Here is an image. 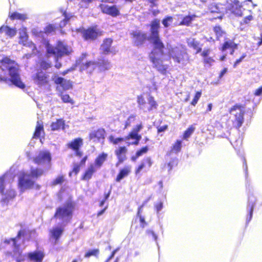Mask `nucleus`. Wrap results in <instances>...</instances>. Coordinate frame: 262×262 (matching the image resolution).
Instances as JSON below:
<instances>
[{
    "mask_svg": "<svg viewBox=\"0 0 262 262\" xmlns=\"http://www.w3.org/2000/svg\"><path fill=\"white\" fill-rule=\"evenodd\" d=\"M112 43V40L110 38L106 39L104 40L103 43L101 45V50L104 54L112 53L115 54L116 51L113 48H111Z\"/></svg>",
    "mask_w": 262,
    "mask_h": 262,
    "instance_id": "25",
    "label": "nucleus"
},
{
    "mask_svg": "<svg viewBox=\"0 0 262 262\" xmlns=\"http://www.w3.org/2000/svg\"><path fill=\"white\" fill-rule=\"evenodd\" d=\"M204 61L205 63L211 64L213 62H214V60L210 57H206L204 59Z\"/></svg>",
    "mask_w": 262,
    "mask_h": 262,
    "instance_id": "60",
    "label": "nucleus"
},
{
    "mask_svg": "<svg viewBox=\"0 0 262 262\" xmlns=\"http://www.w3.org/2000/svg\"><path fill=\"white\" fill-rule=\"evenodd\" d=\"M187 43L189 47L193 48L196 50V53H198L201 51L202 46L200 45V43L195 40L193 38H190L187 40Z\"/></svg>",
    "mask_w": 262,
    "mask_h": 262,
    "instance_id": "31",
    "label": "nucleus"
},
{
    "mask_svg": "<svg viewBox=\"0 0 262 262\" xmlns=\"http://www.w3.org/2000/svg\"><path fill=\"white\" fill-rule=\"evenodd\" d=\"M87 54H83L76 61V64L79 66L80 71L85 70L88 73H92L97 67V63L93 61H88L86 59Z\"/></svg>",
    "mask_w": 262,
    "mask_h": 262,
    "instance_id": "13",
    "label": "nucleus"
},
{
    "mask_svg": "<svg viewBox=\"0 0 262 262\" xmlns=\"http://www.w3.org/2000/svg\"><path fill=\"white\" fill-rule=\"evenodd\" d=\"M173 21V18L171 16H167L165 18L163 21L162 24L165 27H169Z\"/></svg>",
    "mask_w": 262,
    "mask_h": 262,
    "instance_id": "45",
    "label": "nucleus"
},
{
    "mask_svg": "<svg viewBox=\"0 0 262 262\" xmlns=\"http://www.w3.org/2000/svg\"><path fill=\"white\" fill-rule=\"evenodd\" d=\"M167 48L169 55L167 56L163 53L164 55L166 56V60L163 62L164 64L167 65V68H168V64L166 62L168 61L170 58H172L175 62L179 63H182V64H184L185 61L187 60L188 57L182 45L173 46L169 45L167 46Z\"/></svg>",
    "mask_w": 262,
    "mask_h": 262,
    "instance_id": "7",
    "label": "nucleus"
},
{
    "mask_svg": "<svg viewBox=\"0 0 262 262\" xmlns=\"http://www.w3.org/2000/svg\"><path fill=\"white\" fill-rule=\"evenodd\" d=\"M55 27L53 25H49L45 29L46 33H50L54 31Z\"/></svg>",
    "mask_w": 262,
    "mask_h": 262,
    "instance_id": "50",
    "label": "nucleus"
},
{
    "mask_svg": "<svg viewBox=\"0 0 262 262\" xmlns=\"http://www.w3.org/2000/svg\"><path fill=\"white\" fill-rule=\"evenodd\" d=\"M253 206H254L253 203H251H251H249L248 206L249 207H250V211L249 217V218L247 217V220L248 221V222H249L252 218Z\"/></svg>",
    "mask_w": 262,
    "mask_h": 262,
    "instance_id": "56",
    "label": "nucleus"
},
{
    "mask_svg": "<svg viewBox=\"0 0 262 262\" xmlns=\"http://www.w3.org/2000/svg\"><path fill=\"white\" fill-rule=\"evenodd\" d=\"M97 67L100 71H105L111 68V64L108 60L101 59L97 63Z\"/></svg>",
    "mask_w": 262,
    "mask_h": 262,
    "instance_id": "33",
    "label": "nucleus"
},
{
    "mask_svg": "<svg viewBox=\"0 0 262 262\" xmlns=\"http://www.w3.org/2000/svg\"><path fill=\"white\" fill-rule=\"evenodd\" d=\"M9 16L11 19H25L27 18L26 14H20L17 12H14L9 14Z\"/></svg>",
    "mask_w": 262,
    "mask_h": 262,
    "instance_id": "39",
    "label": "nucleus"
},
{
    "mask_svg": "<svg viewBox=\"0 0 262 262\" xmlns=\"http://www.w3.org/2000/svg\"><path fill=\"white\" fill-rule=\"evenodd\" d=\"M246 56V54L244 53L242 55V56L238 59H237L235 62L234 63V68H235L243 59Z\"/></svg>",
    "mask_w": 262,
    "mask_h": 262,
    "instance_id": "55",
    "label": "nucleus"
},
{
    "mask_svg": "<svg viewBox=\"0 0 262 262\" xmlns=\"http://www.w3.org/2000/svg\"><path fill=\"white\" fill-rule=\"evenodd\" d=\"M53 80L56 84H59L64 90H68L72 88V82L70 80L57 76H55Z\"/></svg>",
    "mask_w": 262,
    "mask_h": 262,
    "instance_id": "19",
    "label": "nucleus"
},
{
    "mask_svg": "<svg viewBox=\"0 0 262 262\" xmlns=\"http://www.w3.org/2000/svg\"><path fill=\"white\" fill-rule=\"evenodd\" d=\"M34 83L39 86H44L49 83V76L41 70H38L32 76Z\"/></svg>",
    "mask_w": 262,
    "mask_h": 262,
    "instance_id": "14",
    "label": "nucleus"
},
{
    "mask_svg": "<svg viewBox=\"0 0 262 262\" xmlns=\"http://www.w3.org/2000/svg\"><path fill=\"white\" fill-rule=\"evenodd\" d=\"M23 235V232L20 231L16 238L6 239L4 242L5 244L13 246V251L8 252V254L15 259L17 262H21L25 259V256L21 254L24 247L20 245L23 242L22 238Z\"/></svg>",
    "mask_w": 262,
    "mask_h": 262,
    "instance_id": "6",
    "label": "nucleus"
},
{
    "mask_svg": "<svg viewBox=\"0 0 262 262\" xmlns=\"http://www.w3.org/2000/svg\"><path fill=\"white\" fill-rule=\"evenodd\" d=\"M196 17L195 15L192 14L190 15L186 16L184 17L182 21L180 23V25H186L188 26L191 22Z\"/></svg>",
    "mask_w": 262,
    "mask_h": 262,
    "instance_id": "36",
    "label": "nucleus"
},
{
    "mask_svg": "<svg viewBox=\"0 0 262 262\" xmlns=\"http://www.w3.org/2000/svg\"><path fill=\"white\" fill-rule=\"evenodd\" d=\"M214 31L215 33L217 38L222 36L224 32L222 31L221 28L219 26H216L214 28Z\"/></svg>",
    "mask_w": 262,
    "mask_h": 262,
    "instance_id": "47",
    "label": "nucleus"
},
{
    "mask_svg": "<svg viewBox=\"0 0 262 262\" xmlns=\"http://www.w3.org/2000/svg\"><path fill=\"white\" fill-rule=\"evenodd\" d=\"M195 127L191 125L189 127L188 129L184 132L183 135V139L185 140H187L190 136L192 134L193 132L194 131Z\"/></svg>",
    "mask_w": 262,
    "mask_h": 262,
    "instance_id": "41",
    "label": "nucleus"
},
{
    "mask_svg": "<svg viewBox=\"0 0 262 262\" xmlns=\"http://www.w3.org/2000/svg\"><path fill=\"white\" fill-rule=\"evenodd\" d=\"M155 208L157 212L158 213L163 208V204L162 202H159L155 204Z\"/></svg>",
    "mask_w": 262,
    "mask_h": 262,
    "instance_id": "49",
    "label": "nucleus"
},
{
    "mask_svg": "<svg viewBox=\"0 0 262 262\" xmlns=\"http://www.w3.org/2000/svg\"><path fill=\"white\" fill-rule=\"evenodd\" d=\"M1 68L2 71H8L10 80L15 86L24 89L25 84L21 80L19 74V67L17 63L8 57H3L0 59Z\"/></svg>",
    "mask_w": 262,
    "mask_h": 262,
    "instance_id": "3",
    "label": "nucleus"
},
{
    "mask_svg": "<svg viewBox=\"0 0 262 262\" xmlns=\"http://www.w3.org/2000/svg\"><path fill=\"white\" fill-rule=\"evenodd\" d=\"M210 12L220 14L216 18H221L225 13H231L237 16H242V6L236 0H221L217 4H211L209 8Z\"/></svg>",
    "mask_w": 262,
    "mask_h": 262,
    "instance_id": "2",
    "label": "nucleus"
},
{
    "mask_svg": "<svg viewBox=\"0 0 262 262\" xmlns=\"http://www.w3.org/2000/svg\"><path fill=\"white\" fill-rule=\"evenodd\" d=\"M105 135V130L102 128H99L92 130L89 134L90 139L94 142L99 141L101 139H103Z\"/></svg>",
    "mask_w": 262,
    "mask_h": 262,
    "instance_id": "18",
    "label": "nucleus"
},
{
    "mask_svg": "<svg viewBox=\"0 0 262 262\" xmlns=\"http://www.w3.org/2000/svg\"><path fill=\"white\" fill-rule=\"evenodd\" d=\"M132 38L135 44H142L146 39V35L140 31L136 30L132 33Z\"/></svg>",
    "mask_w": 262,
    "mask_h": 262,
    "instance_id": "20",
    "label": "nucleus"
},
{
    "mask_svg": "<svg viewBox=\"0 0 262 262\" xmlns=\"http://www.w3.org/2000/svg\"><path fill=\"white\" fill-rule=\"evenodd\" d=\"M80 167L79 165L77 164H75L74 166L72 172L70 173V175H71L72 173H74L75 174H76L79 171Z\"/></svg>",
    "mask_w": 262,
    "mask_h": 262,
    "instance_id": "57",
    "label": "nucleus"
},
{
    "mask_svg": "<svg viewBox=\"0 0 262 262\" xmlns=\"http://www.w3.org/2000/svg\"><path fill=\"white\" fill-rule=\"evenodd\" d=\"M182 147V141L180 140H177L172 146L171 151L173 153L179 152Z\"/></svg>",
    "mask_w": 262,
    "mask_h": 262,
    "instance_id": "37",
    "label": "nucleus"
},
{
    "mask_svg": "<svg viewBox=\"0 0 262 262\" xmlns=\"http://www.w3.org/2000/svg\"><path fill=\"white\" fill-rule=\"evenodd\" d=\"M43 133V128L42 122L41 121H38L36 126L35 132L34 134V138H38L40 136L41 133Z\"/></svg>",
    "mask_w": 262,
    "mask_h": 262,
    "instance_id": "35",
    "label": "nucleus"
},
{
    "mask_svg": "<svg viewBox=\"0 0 262 262\" xmlns=\"http://www.w3.org/2000/svg\"><path fill=\"white\" fill-rule=\"evenodd\" d=\"M63 231V226L60 225L53 227L50 230V235L52 238L55 240V243L61 236Z\"/></svg>",
    "mask_w": 262,
    "mask_h": 262,
    "instance_id": "26",
    "label": "nucleus"
},
{
    "mask_svg": "<svg viewBox=\"0 0 262 262\" xmlns=\"http://www.w3.org/2000/svg\"><path fill=\"white\" fill-rule=\"evenodd\" d=\"M14 178V176L11 173H6L0 177V193L2 201L4 203H8L16 196V191L12 188L11 184Z\"/></svg>",
    "mask_w": 262,
    "mask_h": 262,
    "instance_id": "5",
    "label": "nucleus"
},
{
    "mask_svg": "<svg viewBox=\"0 0 262 262\" xmlns=\"http://www.w3.org/2000/svg\"><path fill=\"white\" fill-rule=\"evenodd\" d=\"M28 38L26 28L23 27L20 28L19 29V44L30 48L32 50V53L36 54L37 52L36 47L32 41L29 40Z\"/></svg>",
    "mask_w": 262,
    "mask_h": 262,
    "instance_id": "12",
    "label": "nucleus"
},
{
    "mask_svg": "<svg viewBox=\"0 0 262 262\" xmlns=\"http://www.w3.org/2000/svg\"><path fill=\"white\" fill-rule=\"evenodd\" d=\"M262 94V86L255 91L254 95L256 96H260Z\"/></svg>",
    "mask_w": 262,
    "mask_h": 262,
    "instance_id": "59",
    "label": "nucleus"
},
{
    "mask_svg": "<svg viewBox=\"0 0 262 262\" xmlns=\"http://www.w3.org/2000/svg\"><path fill=\"white\" fill-rule=\"evenodd\" d=\"M74 205L72 202H68L66 205L59 207L55 214V217L62 222V224L67 223L71 218Z\"/></svg>",
    "mask_w": 262,
    "mask_h": 262,
    "instance_id": "9",
    "label": "nucleus"
},
{
    "mask_svg": "<svg viewBox=\"0 0 262 262\" xmlns=\"http://www.w3.org/2000/svg\"><path fill=\"white\" fill-rule=\"evenodd\" d=\"M236 48V45L231 40L226 41L222 47V50L225 51L229 50L230 54H232L234 50Z\"/></svg>",
    "mask_w": 262,
    "mask_h": 262,
    "instance_id": "30",
    "label": "nucleus"
},
{
    "mask_svg": "<svg viewBox=\"0 0 262 262\" xmlns=\"http://www.w3.org/2000/svg\"><path fill=\"white\" fill-rule=\"evenodd\" d=\"M96 168L94 165H91L85 172L83 179L84 180H89L91 178L93 174L96 171Z\"/></svg>",
    "mask_w": 262,
    "mask_h": 262,
    "instance_id": "34",
    "label": "nucleus"
},
{
    "mask_svg": "<svg viewBox=\"0 0 262 262\" xmlns=\"http://www.w3.org/2000/svg\"><path fill=\"white\" fill-rule=\"evenodd\" d=\"M145 163H147L148 165V167H150L152 164L150 159L147 158L144 160L143 162L139 166L137 169L136 171V173H139L141 170L145 167Z\"/></svg>",
    "mask_w": 262,
    "mask_h": 262,
    "instance_id": "38",
    "label": "nucleus"
},
{
    "mask_svg": "<svg viewBox=\"0 0 262 262\" xmlns=\"http://www.w3.org/2000/svg\"><path fill=\"white\" fill-rule=\"evenodd\" d=\"M126 152L127 149L125 147H119L115 150V153L118 159V162L116 164L117 166H118L120 164L122 163L124 161L126 160Z\"/></svg>",
    "mask_w": 262,
    "mask_h": 262,
    "instance_id": "22",
    "label": "nucleus"
},
{
    "mask_svg": "<svg viewBox=\"0 0 262 262\" xmlns=\"http://www.w3.org/2000/svg\"><path fill=\"white\" fill-rule=\"evenodd\" d=\"M108 140L110 142L113 143L114 144H117L119 142L123 141V139L121 138H115L113 136H110L108 137Z\"/></svg>",
    "mask_w": 262,
    "mask_h": 262,
    "instance_id": "46",
    "label": "nucleus"
},
{
    "mask_svg": "<svg viewBox=\"0 0 262 262\" xmlns=\"http://www.w3.org/2000/svg\"><path fill=\"white\" fill-rule=\"evenodd\" d=\"M64 121L62 119H58L55 122H52L51 128L52 130H57L60 129H64Z\"/></svg>",
    "mask_w": 262,
    "mask_h": 262,
    "instance_id": "32",
    "label": "nucleus"
},
{
    "mask_svg": "<svg viewBox=\"0 0 262 262\" xmlns=\"http://www.w3.org/2000/svg\"><path fill=\"white\" fill-rule=\"evenodd\" d=\"M160 21L156 19L150 24V40L153 43V50L150 55V59L154 66L160 73L165 74L167 65L163 62L166 60V56L163 54L164 45L159 38V29Z\"/></svg>",
    "mask_w": 262,
    "mask_h": 262,
    "instance_id": "1",
    "label": "nucleus"
},
{
    "mask_svg": "<svg viewBox=\"0 0 262 262\" xmlns=\"http://www.w3.org/2000/svg\"><path fill=\"white\" fill-rule=\"evenodd\" d=\"M107 156L108 155L104 152L99 154L95 159L94 166L97 169L100 168L103 163L106 161Z\"/></svg>",
    "mask_w": 262,
    "mask_h": 262,
    "instance_id": "29",
    "label": "nucleus"
},
{
    "mask_svg": "<svg viewBox=\"0 0 262 262\" xmlns=\"http://www.w3.org/2000/svg\"><path fill=\"white\" fill-rule=\"evenodd\" d=\"M139 217L140 222L141 223V226L144 228L146 224L144 217L142 215L138 216Z\"/></svg>",
    "mask_w": 262,
    "mask_h": 262,
    "instance_id": "58",
    "label": "nucleus"
},
{
    "mask_svg": "<svg viewBox=\"0 0 262 262\" xmlns=\"http://www.w3.org/2000/svg\"><path fill=\"white\" fill-rule=\"evenodd\" d=\"M138 103L140 108L145 111H150L153 109H156L157 106V104L154 97L150 95L147 96L146 98L142 96H138Z\"/></svg>",
    "mask_w": 262,
    "mask_h": 262,
    "instance_id": "10",
    "label": "nucleus"
},
{
    "mask_svg": "<svg viewBox=\"0 0 262 262\" xmlns=\"http://www.w3.org/2000/svg\"><path fill=\"white\" fill-rule=\"evenodd\" d=\"M46 49L48 54L53 55L57 58L65 55H69L72 52V49L70 47L67 46L61 41L58 42L55 48L52 47L49 43H47Z\"/></svg>",
    "mask_w": 262,
    "mask_h": 262,
    "instance_id": "8",
    "label": "nucleus"
},
{
    "mask_svg": "<svg viewBox=\"0 0 262 262\" xmlns=\"http://www.w3.org/2000/svg\"><path fill=\"white\" fill-rule=\"evenodd\" d=\"M167 125H163V126L159 127L158 128V131L159 133L163 132H164L165 130H166L167 129Z\"/></svg>",
    "mask_w": 262,
    "mask_h": 262,
    "instance_id": "62",
    "label": "nucleus"
},
{
    "mask_svg": "<svg viewBox=\"0 0 262 262\" xmlns=\"http://www.w3.org/2000/svg\"><path fill=\"white\" fill-rule=\"evenodd\" d=\"M246 56V54L244 53L242 55V56L238 59H237L235 62L234 63V68H235L243 59Z\"/></svg>",
    "mask_w": 262,
    "mask_h": 262,
    "instance_id": "54",
    "label": "nucleus"
},
{
    "mask_svg": "<svg viewBox=\"0 0 262 262\" xmlns=\"http://www.w3.org/2000/svg\"><path fill=\"white\" fill-rule=\"evenodd\" d=\"M142 128V124H138L133 129V131L130 133L127 139L129 140L130 138L135 139L136 141L134 142H129V144H137L139 141L141 137L138 135V133Z\"/></svg>",
    "mask_w": 262,
    "mask_h": 262,
    "instance_id": "24",
    "label": "nucleus"
},
{
    "mask_svg": "<svg viewBox=\"0 0 262 262\" xmlns=\"http://www.w3.org/2000/svg\"><path fill=\"white\" fill-rule=\"evenodd\" d=\"M252 18L251 15H249L245 18L244 21L245 23L247 24L252 19Z\"/></svg>",
    "mask_w": 262,
    "mask_h": 262,
    "instance_id": "63",
    "label": "nucleus"
},
{
    "mask_svg": "<svg viewBox=\"0 0 262 262\" xmlns=\"http://www.w3.org/2000/svg\"><path fill=\"white\" fill-rule=\"evenodd\" d=\"M227 68H225L221 72V73L220 74V78H221L223 76V75L227 72Z\"/></svg>",
    "mask_w": 262,
    "mask_h": 262,
    "instance_id": "64",
    "label": "nucleus"
},
{
    "mask_svg": "<svg viewBox=\"0 0 262 262\" xmlns=\"http://www.w3.org/2000/svg\"><path fill=\"white\" fill-rule=\"evenodd\" d=\"M83 144V140L81 138H78L75 139L71 142L68 144V147L73 150H75L76 152L77 155L80 156V152L78 151L80 147L82 146Z\"/></svg>",
    "mask_w": 262,
    "mask_h": 262,
    "instance_id": "23",
    "label": "nucleus"
},
{
    "mask_svg": "<svg viewBox=\"0 0 262 262\" xmlns=\"http://www.w3.org/2000/svg\"><path fill=\"white\" fill-rule=\"evenodd\" d=\"M51 160V154L49 151L47 150L41 151L38 155L34 159L35 162L40 164H49Z\"/></svg>",
    "mask_w": 262,
    "mask_h": 262,
    "instance_id": "15",
    "label": "nucleus"
},
{
    "mask_svg": "<svg viewBox=\"0 0 262 262\" xmlns=\"http://www.w3.org/2000/svg\"><path fill=\"white\" fill-rule=\"evenodd\" d=\"M63 15H64V18L59 24V26L60 28H62V27H63L64 26H65V25L67 24V20H69L71 18H72L73 17V16L72 15H71L70 14H68L66 12H64L63 13Z\"/></svg>",
    "mask_w": 262,
    "mask_h": 262,
    "instance_id": "42",
    "label": "nucleus"
},
{
    "mask_svg": "<svg viewBox=\"0 0 262 262\" xmlns=\"http://www.w3.org/2000/svg\"><path fill=\"white\" fill-rule=\"evenodd\" d=\"M135 120V117L130 116L127 120H126L125 124V128H127L129 126H130V123L134 122Z\"/></svg>",
    "mask_w": 262,
    "mask_h": 262,
    "instance_id": "52",
    "label": "nucleus"
},
{
    "mask_svg": "<svg viewBox=\"0 0 262 262\" xmlns=\"http://www.w3.org/2000/svg\"><path fill=\"white\" fill-rule=\"evenodd\" d=\"M40 67L42 69L47 70L51 67V64L43 61L40 63Z\"/></svg>",
    "mask_w": 262,
    "mask_h": 262,
    "instance_id": "53",
    "label": "nucleus"
},
{
    "mask_svg": "<svg viewBox=\"0 0 262 262\" xmlns=\"http://www.w3.org/2000/svg\"><path fill=\"white\" fill-rule=\"evenodd\" d=\"M85 39H94L101 35L100 31L97 27H93L81 32Z\"/></svg>",
    "mask_w": 262,
    "mask_h": 262,
    "instance_id": "16",
    "label": "nucleus"
},
{
    "mask_svg": "<svg viewBox=\"0 0 262 262\" xmlns=\"http://www.w3.org/2000/svg\"><path fill=\"white\" fill-rule=\"evenodd\" d=\"M63 180L64 179L62 176H59L53 182V185H55L61 184L63 182Z\"/></svg>",
    "mask_w": 262,
    "mask_h": 262,
    "instance_id": "51",
    "label": "nucleus"
},
{
    "mask_svg": "<svg viewBox=\"0 0 262 262\" xmlns=\"http://www.w3.org/2000/svg\"><path fill=\"white\" fill-rule=\"evenodd\" d=\"M99 253V250L98 249L89 250L85 253L84 257L89 258L92 256H97Z\"/></svg>",
    "mask_w": 262,
    "mask_h": 262,
    "instance_id": "40",
    "label": "nucleus"
},
{
    "mask_svg": "<svg viewBox=\"0 0 262 262\" xmlns=\"http://www.w3.org/2000/svg\"><path fill=\"white\" fill-rule=\"evenodd\" d=\"M148 147H143L140 150H138L136 152V157H133L132 158V160L135 161L137 158H138L139 157L142 156L143 154L146 153L148 150Z\"/></svg>",
    "mask_w": 262,
    "mask_h": 262,
    "instance_id": "44",
    "label": "nucleus"
},
{
    "mask_svg": "<svg viewBox=\"0 0 262 262\" xmlns=\"http://www.w3.org/2000/svg\"><path fill=\"white\" fill-rule=\"evenodd\" d=\"M131 168L130 166L127 165L121 169L116 177V181L117 182H120L122 179L126 177L130 172Z\"/></svg>",
    "mask_w": 262,
    "mask_h": 262,
    "instance_id": "27",
    "label": "nucleus"
},
{
    "mask_svg": "<svg viewBox=\"0 0 262 262\" xmlns=\"http://www.w3.org/2000/svg\"><path fill=\"white\" fill-rule=\"evenodd\" d=\"M201 96V92H197L195 94V95L192 100L191 102V104L193 106L195 105V104L197 103L198 100L200 98Z\"/></svg>",
    "mask_w": 262,
    "mask_h": 262,
    "instance_id": "48",
    "label": "nucleus"
},
{
    "mask_svg": "<svg viewBox=\"0 0 262 262\" xmlns=\"http://www.w3.org/2000/svg\"><path fill=\"white\" fill-rule=\"evenodd\" d=\"M17 31L15 28H11L8 26L3 25L0 28V33H5V34L12 38L16 34Z\"/></svg>",
    "mask_w": 262,
    "mask_h": 262,
    "instance_id": "28",
    "label": "nucleus"
},
{
    "mask_svg": "<svg viewBox=\"0 0 262 262\" xmlns=\"http://www.w3.org/2000/svg\"><path fill=\"white\" fill-rule=\"evenodd\" d=\"M45 254L41 251H36L28 254V259L34 262H41Z\"/></svg>",
    "mask_w": 262,
    "mask_h": 262,
    "instance_id": "21",
    "label": "nucleus"
},
{
    "mask_svg": "<svg viewBox=\"0 0 262 262\" xmlns=\"http://www.w3.org/2000/svg\"><path fill=\"white\" fill-rule=\"evenodd\" d=\"M210 49H205L202 53V55L204 57H207L210 53Z\"/></svg>",
    "mask_w": 262,
    "mask_h": 262,
    "instance_id": "61",
    "label": "nucleus"
},
{
    "mask_svg": "<svg viewBox=\"0 0 262 262\" xmlns=\"http://www.w3.org/2000/svg\"><path fill=\"white\" fill-rule=\"evenodd\" d=\"M43 174L40 169H33L26 171H21L18 176V188L21 193L31 189L35 184V180Z\"/></svg>",
    "mask_w": 262,
    "mask_h": 262,
    "instance_id": "4",
    "label": "nucleus"
},
{
    "mask_svg": "<svg viewBox=\"0 0 262 262\" xmlns=\"http://www.w3.org/2000/svg\"><path fill=\"white\" fill-rule=\"evenodd\" d=\"M61 99L64 103H69L72 104L74 103L73 100L68 94H61Z\"/></svg>",
    "mask_w": 262,
    "mask_h": 262,
    "instance_id": "43",
    "label": "nucleus"
},
{
    "mask_svg": "<svg viewBox=\"0 0 262 262\" xmlns=\"http://www.w3.org/2000/svg\"><path fill=\"white\" fill-rule=\"evenodd\" d=\"M100 7L103 13L113 17H116L119 14V11L116 6H108L105 4H101Z\"/></svg>",
    "mask_w": 262,
    "mask_h": 262,
    "instance_id": "17",
    "label": "nucleus"
},
{
    "mask_svg": "<svg viewBox=\"0 0 262 262\" xmlns=\"http://www.w3.org/2000/svg\"><path fill=\"white\" fill-rule=\"evenodd\" d=\"M244 112V108L241 106H234L230 110V114L234 117L233 125L237 128L240 127L243 123Z\"/></svg>",
    "mask_w": 262,
    "mask_h": 262,
    "instance_id": "11",
    "label": "nucleus"
}]
</instances>
